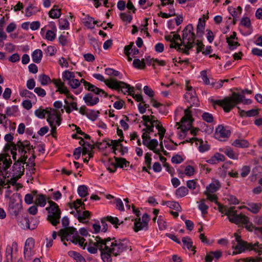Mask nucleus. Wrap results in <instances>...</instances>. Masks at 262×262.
Returning a JSON list of instances; mask_svg holds the SVG:
<instances>
[{
    "instance_id": "21",
    "label": "nucleus",
    "mask_w": 262,
    "mask_h": 262,
    "mask_svg": "<svg viewBox=\"0 0 262 262\" xmlns=\"http://www.w3.org/2000/svg\"><path fill=\"white\" fill-rule=\"evenodd\" d=\"M102 240H100L97 243V246L101 251V258L103 262H112V253L107 248H105L102 246L101 247V246H100V245H102Z\"/></svg>"
},
{
    "instance_id": "51",
    "label": "nucleus",
    "mask_w": 262,
    "mask_h": 262,
    "mask_svg": "<svg viewBox=\"0 0 262 262\" xmlns=\"http://www.w3.org/2000/svg\"><path fill=\"white\" fill-rule=\"evenodd\" d=\"M130 90L126 92L128 94L132 95L133 97L138 102H140L143 100L142 96L140 94H135V89L134 87L130 86Z\"/></svg>"
},
{
    "instance_id": "32",
    "label": "nucleus",
    "mask_w": 262,
    "mask_h": 262,
    "mask_svg": "<svg viewBox=\"0 0 262 262\" xmlns=\"http://www.w3.org/2000/svg\"><path fill=\"white\" fill-rule=\"evenodd\" d=\"M249 250H253L255 253L258 254V256L262 254V244L258 242L254 244L250 243Z\"/></svg>"
},
{
    "instance_id": "13",
    "label": "nucleus",
    "mask_w": 262,
    "mask_h": 262,
    "mask_svg": "<svg viewBox=\"0 0 262 262\" xmlns=\"http://www.w3.org/2000/svg\"><path fill=\"white\" fill-rule=\"evenodd\" d=\"M220 182L217 180H213L212 182L206 187V190L204 192V194L207 196V199L211 202H216L217 196L214 192H216L220 187Z\"/></svg>"
},
{
    "instance_id": "20",
    "label": "nucleus",
    "mask_w": 262,
    "mask_h": 262,
    "mask_svg": "<svg viewBox=\"0 0 262 262\" xmlns=\"http://www.w3.org/2000/svg\"><path fill=\"white\" fill-rule=\"evenodd\" d=\"M230 134V131L222 125H219L216 128L215 137L220 141H223L225 139L228 138Z\"/></svg>"
},
{
    "instance_id": "56",
    "label": "nucleus",
    "mask_w": 262,
    "mask_h": 262,
    "mask_svg": "<svg viewBox=\"0 0 262 262\" xmlns=\"http://www.w3.org/2000/svg\"><path fill=\"white\" fill-rule=\"evenodd\" d=\"M69 255L77 261L80 262L84 260L83 257L79 253L75 251H70L69 252Z\"/></svg>"
},
{
    "instance_id": "39",
    "label": "nucleus",
    "mask_w": 262,
    "mask_h": 262,
    "mask_svg": "<svg viewBox=\"0 0 262 262\" xmlns=\"http://www.w3.org/2000/svg\"><path fill=\"white\" fill-rule=\"evenodd\" d=\"M205 199H201L200 201L197 202L199 209L201 211L202 214H206L207 213L208 209V205L205 203Z\"/></svg>"
},
{
    "instance_id": "58",
    "label": "nucleus",
    "mask_w": 262,
    "mask_h": 262,
    "mask_svg": "<svg viewBox=\"0 0 262 262\" xmlns=\"http://www.w3.org/2000/svg\"><path fill=\"white\" fill-rule=\"evenodd\" d=\"M78 193L81 197H85L88 194V188L85 185H81L77 189Z\"/></svg>"
},
{
    "instance_id": "62",
    "label": "nucleus",
    "mask_w": 262,
    "mask_h": 262,
    "mask_svg": "<svg viewBox=\"0 0 262 262\" xmlns=\"http://www.w3.org/2000/svg\"><path fill=\"white\" fill-rule=\"evenodd\" d=\"M241 24L247 28H249L251 26L250 19L248 17H243L241 20Z\"/></svg>"
},
{
    "instance_id": "57",
    "label": "nucleus",
    "mask_w": 262,
    "mask_h": 262,
    "mask_svg": "<svg viewBox=\"0 0 262 262\" xmlns=\"http://www.w3.org/2000/svg\"><path fill=\"white\" fill-rule=\"evenodd\" d=\"M182 242L183 243L184 247L185 248H187L188 249L192 250V242L189 238L188 237H183L182 239Z\"/></svg>"
},
{
    "instance_id": "2",
    "label": "nucleus",
    "mask_w": 262,
    "mask_h": 262,
    "mask_svg": "<svg viewBox=\"0 0 262 262\" xmlns=\"http://www.w3.org/2000/svg\"><path fill=\"white\" fill-rule=\"evenodd\" d=\"M174 119L177 121L178 128L180 129L178 136L180 139H185L186 142L194 143L202 152L209 150V146L207 142L195 137L199 129L192 127L193 120L188 108L184 110L182 107L178 108L175 112Z\"/></svg>"
},
{
    "instance_id": "15",
    "label": "nucleus",
    "mask_w": 262,
    "mask_h": 262,
    "mask_svg": "<svg viewBox=\"0 0 262 262\" xmlns=\"http://www.w3.org/2000/svg\"><path fill=\"white\" fill-rule=\"evenodd\" d=\"M52 82L57 89L56 92H58L60 94L65 95L67 98L71 99L74 100L75 97L73 95L70 93L67 87L65 85L64 83L60 79H54Z\"/></svg>"
},
{
    "instance_id": "26",
    "label": "nucleus",
    "mask_w": 262,
    "mask_h": 262,
    "mask_svg": "<svg viewBox=\"0 0 262 262\" xmlns=\"http://www.w3.org/2000/svg\"><path fill=\"white\" fill-rule=\"evenodd\" d=\"M104 165L110 172H114L117 169L115 157L114 159H106L104 161Z\"/></svg>"
},
{
    "instance_id": "37",
    "label": "nucleus",
    "mask_w": 262,
    "mask_h": 262,
    "mask_svg": "<svg viewBox=\"0 0 262 262\" xmlns=\"http://www.w3.org/2000/svg\"><path fill=\"white\" fill-rule=\"evenodd\" d=\"M227 41L230 47L236 48L239 45L236 37V33L234 32L229 37L227 38Z\"/></svg>"
},
{
    "instance_id": "4",
    "label": "nucleus",
    "mask_w": 262,
    "mask_h": 262,
    "mask_svg": "<svg viewBox=\"0 0 262 262\" xmlns=\"http://www.w3.org/2000/svg\"><path fill=\"white\" fill-rule=\"evenodd\" d=\"M181 41L185 49H190L192 48L202 49L204 47L202 40H197L195 41V34L192 24L188 25L183 30Z\"/></svg>"
},
{
    "instance_id": "40",
    "label": "nucleus",
    "mask_w": 262,
    "mask_h": 262,
    "mask_svg": "<svg viewBox=\"0 0 262 262\" xmlns=\"http://www.w3.org/2000/svg\"><path fill=\"white\" fill-rule=\"evenodd\" d=\"M116 166L117 167L124 168L129 166V162L122 158H116Z\"/></svg>"
},
{
    "instance_id": "38",
    "label": "nucleus",
    "mask_w": 262,
    "mask_h": 262,
    "mask_svg": "<svg viewBox=\"0 0 262 262\" xmlns=\"http://www.w3.org/2000/svg\"><path fill=\"white\" fill-rule=\"evenodd\" d=\"M47 203L46 196L43 194H38L36 196L35 200V204L37 206L43 207Z\"/></svg>"
},
{
    "instance_id": "29",
    "label": "nucleus",
    "mask_w": 262,
    "mask_h": 262,
    "mask_svg": "<svg viewBox=\"0 0 262 262\" xmlns=\"http://www.w3.org/2000/svg\"><path fill=\"white\" fill-rule=\"evenodd\" d=\"M209 72L207 70H204L201 72L200 77L203 82L206 85H210L213 79L210 77Z\"/></svg>"
},
{
    "instance_id": "14",
    "label": "nucleus",
    "mask_w": 262,
    "mask_h": 262,
    "mask_svg": "<svg viewBox=\"0 0 262 262\" xmlns=\"http://www.w3.org/2000/svg\"><path fill=\"white\" fill-rule=\"evenodd\" d=\"M189 82L188 81H186V92L184 95V98L191 106H198L199 102L195 92L192 86L189 85Z\"/></svg>"
},
{
    "instance_id": "48",
    "label": "nucleus",
    "mask_w": 262,
    "mask_h": 262,
    "mask_svg": "<svg viewBox=\"0 0 262 262\" xmlns=\"http://www.w3.org/2000/svg\"><path fill=\"white\" fill-rule=\"evenodd\" d=\"M38 81L42 85H47L51 82L49 76L45 74H41L38 76Z\"/></svg>"
},
{
    "instance_id": "30",
    "label": "nucleus",
    "mask_w": 262,
    "mask_h": 262,
    "mask_svg": "<svg viewBox=\"0 0 262 262\" xmlns=\"http://www.w3.org/2000/svg\"><path fill=\"white\" fill-rule=\"evenodd\" d=\"M230 159L238 160L239 154L233 150L231 147H227L225 150H222Z\"/></svg>"
},
{
    "instance_id": "6",
    "label": "nucleus",
    "mask_w": 262,
    "mask_h": 262,
    "mask_svg": "<svg viewBox=\"0 0 262 262\" xmlns=\"http://www.w3.org/2000/svg\"><path fill=\"white\" fill-rule=\"evenodd\" d=\"M102 245H100L101 247L107 248L112 255L117 256L122 252L127 251L129 247L127 241H117L114 238H107L102 240Z\"/></svg>"
},
{
    "instance_id": "61",
    "label": "nucleus",
    "mask_w": 262,
    "mask_h": 262,
    "mask_svg": "<svg viewBox=\"0 0 262 262\" xmlns=\"http://www.w3.org/2000/svg\"><path fill=\"white\" fill-rule=\"evenodd\" d=\"M226 199L231 204L236 205L239 203L237 199L235 196L232 195H228Z\"/></svg>"
},
{
    "instance_id": "8",
    "label": "nucleus",
    "mask_w": 262,
    "mask_h": 262,
    "mask_svg": "<svg viewBox=\"0 0 262 262\" xmlns=\"http://www.w3.org/2000/svg\"><path fill=\"white\" fill-rule=\"evenodd\" d=\"M80 82L83 83L84 88L89 91H91L97 95L100 96H104L106 97L107 94L102 89H100L95 85L91 84L90 83L85 81L82 79L80 82L75 78L73 79L68 83L72 89L77 88L80 84Z\"/></svg>"
},
{
    "instance_id": "19",
    "label": "nucleus",
    "mask_w": 262,
    "mask_h": 262,
    "mask_svg": "<svg viewBox=\"0 0 262 262\" xmlns=\"http://www.w3.org/2000/svg\"><path fill=\"white\" fill-rule=\"evenodd\" d=\"M34 239L32 238H28L25 242L24 252L25 257L27 259H30L31 257L34 254Z\"/></svg>"
},
{
    "instance_id": "35",
    "label": "nucleus",
    "mask_w": 262,
    "mask_h": 262,
    "mask_svg": "<svg viewBox=\"0 0 262 262\" xmlns=\"http://www.w3.org/2000/svg\"><path fill=\"white\" fill-rule=\"evenodd\" d=\"M19 95L22 97H25L31 99V100H35L36 96L32 92L26 89H20L19 91Z\"/></svg>"
},
{
    "instance_id": "60",
    "label": "nucleus",
    "mask_w": 262,
    "mask_h": 262,
    "mask_svg": "<svg viewBox=\"0 0 262 262\" xmlns=\"http://www.w3.org/2000/svg\"><path fill=\"white\" fill-rule=\"evenodd\" d=\"M106 220L108 222L112 223L116 227H117L118 225H120L122 222H120L119 219L117 217H113L112 216H107L106 217Z\"/></svg>"
},
{
    "instance_id": "31",
    "label": "nucleus",
    "mask_w": 262,
    "mask_h": 262,
    "mask_svg": "<svg viewBox=\"0 0 262 262\" xmlns=\"http://www.w3.org/2000/svg\"><path fill=\"white\" fill-rule=\"evenodd\" d=\"M236 147L246 148L249 147V144L247 140L245 139H236L232 143Z\"/></svg>"
},
{
    "instance_id": "63",
    "label": "nucleus",
    "mask_w": 262,
    "mask_h": 262,
    "mask_svg": "<svg viewBox=\"0 0 262 262\" xmlns=\"http://www.w3.org/2000/svg\"><path fill=\"white\" fill-rule=\"evenodd\" d=\"M251 170V168L249 166H244L241 169V175L242 177L244 178L247 176Z\"/></svg>"
},
{
    "instance_id": "5",
    "label": "nucleus",
    "mask_w": 262,
    "mask_h": 262,
    "mask_svg": "<svg viewBox=\"0 0 262 262\" xmlns=\"http://www.w3.org/2000/svg\"><path fill=\"white\" fill-rule=\"evenodd\" d=\"M58 235L60 237L61 241L63 242L65 246H67V243L64 242L65 241L71 242L75 245H78L83 248L86 245L84 238L80 236L76 229L73 227L65 228L60 230Z\"/></svg>"
},
{
    "instance_id": "36",
    "label": "nucleus",
    "mask_w": 262,
    "mask_h": 262,
    "mask_svg": "<svg viewBox=\"0 0 262 262\" xmlns=\"http://www.w3.org/2000/svg\"><path fill=\"white\" fill-rule=\"evenodd\" d=\"M261 207L260 203H251L248 204L247 209L253 213H257Z\"/></svg>"
},
{
    "instance_id": "33",
    "label": "nucleus",
    "mask_w": 262,
    "mask_h": 262,
    "mask_svg": "<svg viewBox=\"0 0 262 262\" xmlns=\"http://www.w3.org/2000/svg\"><path fill=\"white\" fill-rule=\"evenodd\" d=\"M124 54L129 61L132 60V57H130V54H132L135 55V59L138 58L142 55V54H141L139 50H124Z\"/></svg>"
},
{
    "instance_id": "10",
    "label": "nucleus",
    "mask_w": 262,
    "mask_h": 262,
    "mask_svg": "<svg viewBox=\"0 0 262 262\" xmlns=\"http://www.w3.org/2000/svg\"><path fill=\"white\" fill-rule=\"evenodd\" d=\"M235 240L232 242V248L233 250L232 255H236L249 250L250 243L243 241L241 236L237 233L234 234Z\"/></svg>"
},
{
    "instance_id": "59",
    "label": "nucleus",
    "mask_w": 262,
    "mask_h": 262,
    "mask_svg": "<svg viewBox=\"0 0 262 262\" xmlns=\"http://www.w3.org/2000/svg\"><path fill=\"white\" fill-rule=\"evenodd\" d=\"M167 206L171 209H173L177 211L181 210V207L179 204L176 202L169 201L166 203Z\"/></svg>"
},
{
    "instance_id": "34",
    "label": "nucleus",
    "mask_w": 262,
    "mask_h": 262,
    "mask_svg": "<svg viewBox=\"0 0 262 262\" xmlns=\"http://www.w3.org/2000/svg\"><path fill=\"white\" fill-rule=\"evenodd\" d=\"M50 110L51 108H46V109L39 108L34 112V114L38 118L42 119L45 118L46 115L48 116Z\"/></svg>"
},
{
    "instance_id": "7",
    "label": "nucleus",
    "mask_w": 262,
    "mask_h": 262,
    "mask_svg": "<svg viewBox=\"0 0 262 262\" xmlns=\"http://www.w3.org/2000/svg\"><path fill=\"white\" fill-rule=\"evenodd\" d=\"M244 96L239 93H234L230 97H226L223 100H216L215 104L221 106L226 112H229L234 106L241 102H244Z\"/></svg>"
},
{
    "instance_id": "41",
    "label": "nucleus",
    "mask_w": 262,
    "mask_h": 262,
    "mask_svg": "<svg viewBox=\"0 0 262 262\" xmlns=\"http://www.w3.org/2000/svg\"><path fill=\"white\" fill-rule=\"evenodd\" d=\"M204 17H205V15H203V18H204L203 20H202V18H200L199 19V23L197 25V28H196L198 34L202 35L204 32V30L205 29V20L204 19V18H205Z\"/></svg>"
},
{
    "instance_id": "11",
    "label": "nucleus",
    "mask_w": 262,
    "mask_h": 262,
    "mask_svg": "<svg viewBox=\"0 0 262 262\" xmlns=\"http://www.w3.org/2000/svg\"><path fill=\"white\" fill-rule=\"evenodd\" d=\"M225 215L228 216L230 222L236 224H239L241 223H246L248 221L247 216L242 214H237L236 211L234 210V207L227 208Z\"/></svg>"
},
{
    "instance_id": "17",
    "label": "nucleus",
    "mask_w": 262,
    "mask_h": 262,
    "mask_svg": "<svg viewBox=\"0 0 262 262\" xmlns=\"http://www.w3.org/2000/svg\"><path fill=\"white\" fill-rule=\"evenodd\" d=\"M60 113L58 111L51 108L47 117V121L50 126L58 125L60 124Z\"/></svg>"
},
{
    "instance_id": "23",
    "label": "nucleus",
    "mask_w": 262,
    "mask_h": 262,
    "mask_svg": "<svg viewBox=\"0 0 262 262\" xmlns=\"http://www.w3.org/2000/svg\"><path fill=\"white\" fill-rule=\"evenodd\" d=\"M21 200L17 199L16 203H9V210L10 212L15 215H17L22 209Z\"/></svg>"
},
{
    "instance_id": "43",
    "label": "nucleus",
    "mask_w": 262,
    "mask_h": 262,
    "mask_svg": "<svg viewBox=\"0 0 262 262\" xmlns=\"http://www.w3.org/2000/svg\"><path fill=\"white\" fill-rule=\"evenodd\" d=\"M90 214V212L88 211H84L82 213H80L78 211L76 213L75 216L77 217L79 222H84L86 219L89 218Z\"/></svg>"
},
{
    "instance_id": "49",
    "label": "nucleus",
    "mask_w": 262,
    "mask_h": 262,
    "mask_svg": "<svg viewBox=\"0 0 262 262\" xmlns=\"http://www.w3.org/2000/svg\"><path fill=\"white\" fill-rule=\"evenodd\" d=\"M54 6L49 12V16L52 18H58L61 15V10L58 8H55Z\"/></svg>"
},
{
    "instance_id": "53",
    "label": "nucleus",
    "mask_w": 262,
    "mask_h": 262,
    "mask_svg": "<svg viewBox=\"0 0 262 262\" xmlns=\"http://www.w3.org/2000/svg\"><path fill=\"white\" fill-rule=\"evenodd\" d=\"M3 187L7 188V190L6 191L5 194V198L7 199L10 198L14 193H13V191L15 190V189H13V187L11 184H8L5 186L1 187L0 189L2 188Z\"/></svg>"
},
{
    "instance_id": "25",
    "label": "nucleus",
    "mask_w": 262,
    "mask_h": 262,
    "mask_svg": "<svg viewBox=\"0 0 262 262\" xmlns=\"http://www.w3.org/2000/svg\"><path fill=\"white\" fill-rule=\"evenodd\" d=\"M87 105L93 106L97 104L99 101L98 97L93 95L91 94L85 95L83 98Z\"/></svg>"
},
{
    "instance_id": "22",
    "label": "nucleus",
    "mask_w": 262,
    "mask_h": 262,
    "mask_svg": "<svg viewBox=\"0 0 262 262\" xmlns=\"http://www.w3.org/2000/svg\"><path fill=\"white\" fill-rule=\"evenodd\" d=\"M81 19L84 26L90 29H94L95 25L98 23L97 20H94V18L84 13H81Z\"/></svg>"
},
{
    "instance_id": "47",
    "label": "nucleus",
    "mask_w": 262,
    "mask_h": 262,
    "mask_svg": "<svg viewBox=\"0 0 262 262\" xmlns=\"http://www.w3.org/2000/svg\"><path fill=\"white\" fill-rule=\"evenodd\" d=\"M65 103L67 105L66 108V112L70 113L72 110H77V103L75 101L69 102L67 99L64 100Z\"/></svg>"
},
{
    "instance_id": "64",
    "label": "nucleus",
    "mask_w": 262,
    "mask_h": 262,
    "mask_svg": "<svg viewBox=\"0 0 262 262\" xmlns=\"http://www.w3.org/2000/svg\"><path fill=\"white\" fill-rule=\"evenodd\" d=\"M224 83V81L220 80L218 81H215L213 79L211 82L210 85L212 88H213L215 89H218L221 88L223 86V84Z\"/></svg>"
},
{
    "instance_id": "54",
    "label": "nucleus",
    "mask_w": 262,
    "mask_h": 262,
    "mask_svg": "<svg viewBox=\"0 0 262 262\" xmlns=\"http://www.w3.org/2000/svg\"><path fill=\"white\" fill-rule=\"evenodd\" d=\"M133 66L135 68L138 69H143L145 67L144 58L140 60L138 58H135L133 61Z\"/></svg>"
},
{
    "instance_id": "42",
    "label": "nucleus",
    "mask_w": 262,
    "mask_h": 262,
    "mask_svg": "<svg viewBox=\"0 0 262 262\" xmlns=\"http://www.w3.org/2000/svg\"><path fill=\"white\" fill-rule=\"evenodd\" d=\"M62 76L63 80L67 81L68 83L75 78L74 73L68 70L64 71Z\"/></svg>"
},
{
    "instance_id": "45",
    "label": "nucleus",
    "mask_w": 262,
    "mask_h": 262,
    "mask_svg": "<svg viewBox=\"0 0 262 262\" xmlns=\"http://www.w3.org/2000/svg\"><path fill=\"white\" fill-rule=\"evenodd\" d=\"M188 193V189L184 186L178 188L176 191V195L178 198H182L186 196Z\"/></svg>"
},
{
    "instance_id": "50",
    "label": "nucleus",
    "mask_w": 262,
    "mask_h": 262,
    "mask_svg": "<svg viewBox=\"0 0 262 262\" xmlns=\"http://www.w3.org/2000/svg\"><path fill=\"white\" fill-rule=\"evenodd\" d=\"M56 27H54L53 30H48L47 31L45 38L48 40L53 41L56 37Z\"/></svg>"
},
{
    "instance_id": "1",
    "label": "nucleus",
    "mask_w": 262,
    "mask_h": 262,
    "mask_svg": "<svg viewBox=\"0 0 262 262\" xmlns=\"http://www.w3.org/2000/svg\"><path fill=\"white\" fill-rule=\"evenodd\" d=\"M18 153L16 147L13 146L11 149L12 158L16 161L13 166V175L9 178L7 170L12 164L10 156L7 154H0V187L11 184L13 189L18 190L21 187L20 184L16 183L17 180L24 174L25 168L24 164L25 163L27 156L25 154L29 151L31 146L28 141L20 142L17 144Z\"/></svg>"
},
{
    "instance_id": "9",
    "label": "nucleus",
    "mask_w": 262,
    "mask_h": 262,
    "mask_svg": "<svg viewBox=\"0 0 262 262\" xmlns=\"http://www.w3.org/2000/svg\"><path fill=\"white\" fill-rule=\"evenodd\" d=\"M49 207L46 209L48 211V220L54 226L59 223L61 212L58 206L52 201H48Z\"/></svg>"
},
{
    "instance_id": "16",
    "label": "nucleus",
    "mask_w": 262,
    "mask_h": 262,
    "mask_svg": "<svg viewBox=\"0 0 262 262\" xmlns=\"http://www.w3.org/2000/svg\"><path fill=\"white\" fill-rule=\"evenodd\" d=\"M165 39L166 41L170 42L169 47L170 48H178V49H181L180 47L183 46L180 36L173 32H171L167 35H165Z\"/></svg>"
},
{
    "instance_id": "28",
    "label": "nucleus",
    "mask_w": 262,
    "mask_h": 262,
    "mask_svg": "<svg viewBox=\"0 0 262 262\" xmlns=\"http://www.w3.org/2000/svg\"><path fill=\"white\" fill-rule=\"evenodd\" d=\"M122 140H112L110 142L108 143L107 144L112 147V148L113 149L114 152L115 154H117V153H120L121 148L122 147V145L121 143Z\"/></svg>"
},
{
    "instance_id": "12",
    "label": "nucleus",
    "mask_w": 262,
    "mask_h": 262,
    "mask_svg": "<svg viewBox=\"0 0 262 262\" xmlns=\"http://www.w3.org/2000/svg\"><path fill=\"white\" fill-rule=\"evenodd\" d=\"M105 84L110 88L121 91L124 94L130 90V85L122 81H119L114 79H106Z\"/></svg>"
},
{
    "instance_id": "46",
    "label": "nucleus",
    "mask_w": 262,
    "mask_h": 262,
    "mask_svg": "<svg viewBox=\"0 0 262 262\" xmlns=\"http://www.w3.org/2000/svg\"><path fill=\"white\" fill-rule=\"evenodd\" d=\"M258 111L256 109H252L248 111H240V115L242 117H253L257 115Z\"/></svg>"
},
{
    "instance_id": "27",
    "label": "nucleus",
    "mask_w": 262,
    "mask_h": 262,
    "mask_svg": "<svg viewBox=\"0 0 262 262\" xmlns=\"http://www.w3.org/2000/svg\"><path fill=\"white\" fill-rule=\"evenodd\" d=\"M225 159V156L219 152L215 153L209 159L207 160V162L211 164H217L220 162L224 161Z\"/></svg>"
},
{
    "instance_id": "55",
    "label": "nucleus",
    "mask_w": 262,
    "mask_h": 262,
    "mask_svg": "<svg viewBox=\"0 0 262 262\" xmlns=\"http://www.w3.org/2000/svg\"><path fill=\"white\" fill-rule=\"evenodd\" d=\"M59 28L61 30L68 29L69 28V23L67 18H61L58 20Z\"/></svg>"
},
{
    "instance_id": "52",
    "label": "nucleus",
    "mask_w": 262,
    "mask_h": 262,
    "mask_svg": "<svg viewBox=\"0 0 262 262\" xmlns=\"http://www.w3.org/2000/svg\"><path fill=\"white\" fill-rule=\"evenodd\" d=\"M241 224H243L245 225L246 228L249 231H254V233L256 234H260L259 232H256V229L257 228H262L261 227H255L252 223L249 222V219L248 218V221L246 223H241Z\"/></svg>"
},
{
    "instance_id": "24",
    "label": "nucleus",
    "mask_w": 262,
    "mask_h": 262,
    "mask_svg": "<svg viewBox=\"0 0 262 262\" xmlns=\"http://www.w3.org/2000/svg\"><path fill=\"white\" fill-rule=\"evenodd\" d=\"M17 251V245L16 243H13L11 245H8L6 251V258L9 260H12L13 255Z\"/></svg>"
},
{
    "instance_id": "18",
    "label": "nucleus",
    "mask_w": 262,
    "mask_h": 262,
    "mask_svg": "<svg viewBox=\"0 0 262 262\" xmlns=\"http://www.w3.org/2000/svg\"><path fill=\"white\" fill-rule=\"evenodd\" d=\"M149 217L147 214L143 215L142 219H136L134 223V230L136 232L143 230L147 227Z\"/></svg>"
},
{
    "instance_id": "44",
    "label": "nucleus",
    "mask_w": 262,
    "mask_h": 262,
    "mask_svg": "<svg viewBox=\"0 0 262 262\" xmlns=\"http://www.w3.org/2000/svg\"><path fill=\"white\" fill-rule=\"evenodd\" d=\"M42 57V53L41 50H34L32 53V59L36 63H39L41 61Z\"/></svg>"
},
{
    "instance_id": "3",
    "label": "nucleus",
    "mask_w": 262,
    "mask_h": 262,
    "mask_svg": "<svg viewBox=\"0 0 262 262\" xmlns=\"http://www.w3.org/2000/svg\"><path fill=\"white\" fill-rule=\"evenodd\" d=\"M142 118L145 127L142 129L143 144L155 154H158L161 150L158 148L159 142L156 139H151L152 137L156 136V134H154V128L155 127L158 130V134L161 140L160 146L161 150L163 149L162 139L164 136L165 129L154 116L143 115Z\"/></svg>"
}]
</instances>
